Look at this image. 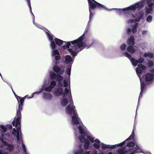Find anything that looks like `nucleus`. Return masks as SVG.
<instances>
[{
	"label": "nucleus",
	"mask_w": 154,
	"mask_h": 154,
	"mask_svg": "<svg viewBox=\"0 0 154 154\" xmlns=\"http://www.w3.org/2000/svg\"><path fill=\"white\" fill-rule=\"evenodd\" d=\"M54 42H55L56 44L58 45H60L63 44V42L65 43V44H66V42L63 41L58 39L57 38H55L54 39Z\"/></svg>",
	"instance_id": "27"
},
{
	"label": "nucleus",
	"mask_w": 154,
	"mask_h": 154,
	"mask_svg": "<svg viewBox=\"0 0 154 154\" xmlns=\"http://www.w3.org/2000/svg\"><path fill=\"white\" fill-rule=\"evenodd\" d=\"M90 151H86L84 152H83V150L82 148H80L79 149L76 151L75 152V154H90Z\"/></svg>",
	"instance_id": "24"
},
{
	"label": "nucleus",
	"mask_w": 154,
	"mask_h": 154,
	"mask_svg": "<svg viewBox=\"0 0 154 154\" xmlns=\"http://www.w3.org/2000/svg\"><path fill=\"white\" fill-rule=\"evenodd\" d=\"M41 91H38V92H34V93H33L32 96L31 97H28V96L27 95L26 96H27V97H27L28 98H32L33 97V94H39L40 93H41Z\"/></svg>",
	"instance_id": "40"
},
{
	"label": "nucleus",
	"mask_w": 154,
	"mask_h": 154,
	"mask_svg": "<svg viewBox=\"0 0 154 154\" xmlns=\"http://www.w3.org/2000/svg\"><path fill=\"white\" fill-rule=\"evenodd\" d=\"M123 54L124 56H125V52H124Z\"/></svg>",
	"instance_id": "59"
},
{
	"label": "nucleus",
	"mask_w": 154,
	"mask_h": 154,
	"mask_svg": "<svg viewBox=\"0 0 154 154\" xmlns=\"http://www.w3.org/2000/svg\"><path fill=\"white\" fill-rule=\"evenodd\" d=\"M25 154H27V153H25Z\"/></svg>",
	"instance_id": "60"
},
{
	"label": "nucleus",
	"mask_w": 154,
	"mask_h": 154,
	"mask_svg": "<svg viewBox=\"0 0 154 154\" xmlns=\"http://www.w3.org/2000/svg\"><path fill=\"white\" fill-rule=\"evenodd\" d=\"M152 17L149 15L147 17L146 19V21L147 22L149 23H150L152 22Z\"/></svg>",
	"instance_id": "34"
},
{
	"label": "nucleus",
	"mask_w": 154,
	"mask_h": 154,
	"mask_svg": "<svg viewBox=\"0 0 154 154\" xmlns=\"http://www.w3.org/2000/svg\"><path fill=\"white\" fill-rule=\"evenodd\" d=\"M0 140L2 142L3 141H4L3 138V137L1 138L0 139Z\"/></svg>",
	"instance_id": "55"
},
{
	"label": "nucleus",
	"mask_w": 154,
	"mask_h": 154,
	"mask_svg": "<svg viewBox=\"0 0 154 154\" xmlns=\"http://www.w3.org/2000/svg\"><path fill=\"white\" fill-rule=\"evenodd\" d=\"M59 63V62L56 60V62H55V64L56 65H57V64Z\"/></svg>",
	"instance_id": "56"
},
{
	"label": "nucleus",
	"mask_w": 154,
	"mask_h": 154,
	"mask_svg": "<svg viewBox=\"0 0 154 154\" xmlns=\"http://www.w3.org/2000/svg\"><path fill=\"white\" fill-rule=\"evenodd\" d=\"M7 146V149L9 151H11L14 148V146L13 144H8Z\"/></svg>",
	"instance_id": "30"
},
{
	"label": "nucleus",
	"mask_w": 154,
	"mask_h": 154,
	"mask_svg": "<svg viewBox=\"0 0 154 154\" xmlns=\"http://www.w3.org/2000/svg\"><path fill=\"white\" fill-rule=\"evenodd\" d=\"M144 56L145 57H148L152 58L153 57V54L150 53H145L144 54Z\"/></svg>",
	"instance_id": "31"
},
{
	"label": "nucleus",
	"mask_w": 154,
	"mask_h": 154,
	"mask_svg": "<svg viewBox=\"0 0 154 154\" xmlns=\"http://www.w3.org/2000/svg\"><path fill=\"white\" fill-rule=\"evenodd\" d=\"M78 129L79 131V133L81 134V135H83L84 137L86 136L87 134L86 131L81 125H79L78 127Z\"/></svg>",
	"instance_id": "21"
},
{
	"label": "nucleus",
	"mask_w": 154,
	"mask_h": 154,
	"mask_svg": "<svg viewBox=\"0 0 154 154\" xmlns=\"http://www.w3.org/2000/svg\"><path fill=\"white\" fill-rule=\"evenodd\" d=\"M27 1L28 5L29 7V8L30 9V10L31 12H32V11H31L32 8H31V3H30V0H29L28 1Z\"/></svg>",
	"instance_id": "46"
},
{
	"label": "nucleus",
	"mask_w": 154,
	"mask_h": 154,
	"mask_svg": "<svg viewBox=\"0 0 154 154\" xmlns=\"http://www.w3.org/2000/svg\"><path fill=\"white\" fill-rule=\"evenodd\" d=\"M79 139L81 142H85L84 148L85 149H87L88 148L90 144V142L89 140L86 139L85 137L83 135H80L79 136Z\"/></svg>",
	"instance_id": "13"
},
{
	"label": "nucleus",
	"mask_w": 154,
	"mask_h": 154,
	"mask_svg": "<svg viewBox=\"0 0 154 154\" xmlns=\"http://www.w3.org/2000/svg\"><path fill=\"white\" fill-rule=\"evenodd\" d=\"M85 36V33L80 36L78 39L73 41L68 42L66 45L62 46L64 49L68 48V51L73 56H76L78 52L81 51L84 48H88L91 46L92 42L88 45L85 43H83V40Z\"/></svg>",
	"instance_id": "1"
},
{
	"label": "nucleus",
	"mask_w": 154,
	"mask_h": 154,
	"mask_svg": "<svg viewBox=\"0 0 154 154\" xmlns=\"http://www.w3.org/2000/svg\"><path fill=\"white\" fill-rule=\"evenodd\" d=\"M71 69V68H68L66 69V73L67 74V75L69 76L70 75Z\"/></svg>",
	"instance_id": "38"
},
{
	"label": "nucleus",
	"mask_w": 154,
	"mask_h": 154,
	"mask_svg": "<svg viewBox=\"0 0 154 154\" xmlns=\"http://www.w3.org/2000/svg\"><path fill=\"white\" fill-rule=\"evenodd\" d=\"M116 12L119 15H123L125 14V8L123 9H115Z\"/></svg>",
	"instance_id": "22"
},
{
	"label": "nucleus",
	"mask_w": 154,
	"mask_h": 154,
	"mask_svg": "<svg viewBox=\"0 0 154 154\" xmlns=\"http://www.w3.org/2000/svg\"><path fill=\"white\" fill-rule=\"evenodd\" d=\"M88 29H89V28H88V27H87L85 30V32L84 33H85V32H87L88 30Z\"/></svg>",
	"instance_id": "54"
},
{
	"label": "nucleus",
	"mask_w": 154,
	"mask_h": 154,
	"mask_svg": "<svg viewBox=\"0 0 154 154\" xmlns=\"http://www.w3.org/2000/svg\"><path fill=\"white\" fill-rule=\"evenodd\" d=\"M52 89V88L49 86L48 87L45 88L44 90L45 91L50 92L51 91Z\"/></svg>",
	"instance_id": "35"
},
{
	"label": "nucleus",
	"mask_w": 154,
	"mask_h": 154,
	"mask_svg": "<svg viewBox=\"0 0 154 154\" xmlns=\"http://www.w3.org/2000/svg\"><path fill=\"white\" fill-rule=\"evenodd\" d=\"M50 76L51 79H56V81L58 82V85L60 87H63V84L62 82L63 79V76L59 74H56L53 72H51L50 73Z\"/></svg>",
	"instance_id": "7"
},
{
	"label": "nucleus",
	"mask_w": 154,
	"mask_h": 154,
	"mask_svg": "<svg viewBox=\"0 0 154 154\" xmlns=\"http://www.w3.org/2000/svg\"><path fill=\"white\" fill-rule=\"evenodd\" d=\"M61 100V104L63 106H65L68 103V100L65 97H63Z\"/></svg>",
	"instance_id": "28"
},
{
	"label": "nucleus",
	"mask_w": 154,
	"mask_h": 154,
	"mask_svg": "<svg viewBox=\"0 0 154 154\" xmlns=\"http://www.w3.org/2000/svg\"><path fill=\"white\" fill-rule=\"evenodd\" d=\"M54 93L56 96H59L62 95L63 97H65V95L64 92L63 91V89L62 87H59L55 91Z\"/></svg>",
	"instance_id": "17"
},
{
	"label": "nucleus",
	"mask_w": 154,
	"mask_h": 154,
	"mask_svg": "<svg viewBox=\"0 0 154 154\" xmlns=\"http://www.w3.org/2000/svg\"><path fill=\"white\" fill-rule=\"evenodd\" d=\"M125 143V140L123 142L120 143H119L115 145H106L102 143L101 144L102 149H114L116 147H122Z\"/></svg>",
	"instance_id": "10"
},
{
	"label": "nucleus",
	"mask_w": 154,
	"mask_h": 154,
	"mask_svg": "<svg viewBox=\"0 0 154 154\" xmlns=\"http://www.w3.org/2000/svg\"><path fill=\"white\" fill-rule=\"evenodd\" d=\"M59 55H57L55 56V59L56 60H59L60 59L61 57Z\"/></svg>",
	"instance_id": "47"
},
{
	"label": "nucleus",
	"mask_w": 154,
	"mask_h": 154,
	"mask_svg": "<svg viewBox=\"0 0 154 154\" xmlns=\"http://www.w3.org/2000/svg\"><path fill=\"white\" fill-rule=\"evenodd\" d=\"M134 21V20H130V22L131 23H133Z\"/></svg>",
	"instance_id": "57"
},
{
	"label": "nucleus",
	"mask_w": 154,
	"mask_h": 154,
	"mask_svg": "<svg viewBox=\"0 0 154 154\" xmlns=\"http://www.w3.org/2000/svg\"><path fill=\"white\" fill-rule=\"evenodd\" d=\"M0 154H9L7 152H5L4 153H3L1 150L0 149Z\"/></svg>",
	"instance_id": "51"
},
{
	"label": "nucleus",
	"mask_w": 154,
	"mask_h": 154,
	"mask_svg": "<svg viewBox=\"0 0 154 154\" xmlns=\"http://www.w3.org/2000/svg\"><path fill=\"white\" fill-rule=\"evenodd\" d=\"M63 86L65 87H67L68 85V81L66 80H64L63 81Z\"/></svg>",
	"instance_id": "37"
},
{
	"label": "nucleus",
	"mask_w": 154,
	"mask_h": 154,
	"mask_svg": "<svg viewBox=\"0 0 154 154\" xmlns=\"http://www.w3.org/2000/svg\"><path fill=\"white\" fill-rule=\"evenodd\" d=\"M73 61L71 57L69 55H66L65 57V63L66 64H72Z\"/></svg>",
	"instance_id": "20"
},
{
	"label": "nucleus",
	"mask_w": 154,
	"mask_h": 154,
	"mask_svg": "<svg viewBox=\"0 0 154 154\" xmlns=\"http://www.w3.org/2000/svg\"><path fill=\"white\" fill-rule=\"evenodd\" d=\"M53 70L54 72L56 74L59 75H63L65 72V67L62 65L60 66L57 65L55 64L53 68Z\"/></svg>",
	"instance_id": "9"
},
{
	"label": "nucleus",
	"mask_w": 154,
	"mask_h": 154,
	"mask_svg": "<svg viewBox=\"0 0 154 154\" xmlns=\"http://www.w3.org/2000/svg\"><path fill=\"white\" fill-rule=\"evenodd\" d=\"M149 66L150 67H152L154 66V63L152 61H150L149 63Z\"/></svg>",
	"instance_id": "45"
},
{
	"label": "nucleus",
	"mask_w": 154,
	"mask_h": 154,
	"mask_svg": "<svg viewBox=\"0 0 154 154\" xmlns=\"http://www.w3.org/2000/svg\"><path fill=\"white\" fill-rule=\"evenodd\" d=\"M66 112L69 115H74L77 113L75 109V106H71V105H68L66 109Z\"/></svg>",
	"instance_id": "11"
},
{
	"label": "nucleus",
	"mask_w": 154,
	"mask_h": 154,
	"mask_svg": "<svg viewBox=\"0 0 154 154\" xmlns=\"http://www.w3.org/2000/svg\"><path fill=\"white\" fill-rule=\"evenodd\" d=\"M101 154H103V153H101Z\"/></svg>",
	"instance_id": "61"
},
{
	"label": "nucleus",
	"mask_w": 154,
	"mask_h": 154,
	"mask_svg": "<svg viewBox=\"0 0 154 154\" xmlns=\"http://www.w3.org/2000/svg\"><path fill=\"white\" fill-rule=\"evenodd\" d=\"M7 129H9V130H11L12 128V127L11 125H7Z\"/></svg>",
	"instance_id": "49"
},
{
	"label": "nucleus",
	"mask_w": 154,
	"mask_h": 154,
	"mask_svg": "<svg viewBox=\"0 0 154 154\" xmlns=\"http://www.w3.org/2000/svg\"><path fill=\"white\" fill-rule=\"evenodd\" d=\"M127 42L130 45H133L134 44V36L131 35L128 38Z\"/></svg>",
	"instance_id": "26"
},
{
	"label": "nucleus",
	"mask_w": 154,
	"mask_h": 154,
	"mask_svg": "<svg viewBox=\"0 0 154 154\" xmlns=\"http://www.w3.org/2000/svg\"><path fill=\"white\" fill-rule=\"evenodd\" d=\"M21 118V114L20 115L17 114V116L15 117V119L12 122L13 126L17 128V131L15 128H14L12 134L14 137L16 136L17 139L18 141L20 140V137L21 139H22V133L20 129Z\"/></svg>",
	"instance_id": "4"
},
{
	"label": "nucleus",
	"mask_w": 154,
	"mask_h": 154,
	"mask_svg": "<svg viewBox=\"0 0 154 154\" xmlns=\"http://www.w3.org/2000/svg\"><path fill=\"white\" fill-rule=\"evenodd\" d=\"M87 139H88L89 140H90V141L92 143H93L94 142V138L91 137L90 135L88 136L87 137Z\"/></svg>",
	"instance_id": "36"
},
{
	"label": "nucleus",
	"mask_w": 154,
	"mask_h": 154,
	"mask_svg": "<svg viewBox=\"0 0 154 154\" xmlns=\"http://www.w3.org/2000/svg\"><path fill=\"white\" fill-rule=\"evenodd\" d=\"M88 1L90 12L89 20L88 22L91 21V20L95 14L94 11L96 9H104L106 10H108L106 8L95 0H88Z\"/></svg>",
	"instance_id": "5"
},
{
	"label": "nucleus",
	"mask_w": 154,
	"mask_h": 154,
	"mask_svg": "<svg viewBox=\"0 0 154 154\" xmlns=\"http://www.w3.org/2000/svg\"><path fill=\"white\" fill-rule=\"evenodd\" d=\"M0 127L1 129L3 130L4 132H7V128L4 126L3 125H1L0 126Z\"/></svg>",
	"instance_id": "39"
},
{
	"label": "nucleus",
	"mask_w": 154,
	"mask_h": 154,
	"mask_svg": "<svg viewBox=\"0 0 154 154\" xmlns=\"http://www.w3.org/2000/svg\"><path fill=\"white\" fill-rule=\"evenodd\" d=\"M147 32V31L146 30L143 31L142 32V34L143 35H145Z\"/></svg>",
	"instance_id": "53"
},
{
	"label": "nucleus",
	"mask_w": 154,
	"mask_h": 154,
	"mask_svg": "<svg viewBox=\"0 0 154 154\" xmlns=\"http://www.w3.org/2000/svg\"><path fill=\"white\" fill-rule=\"evenodd\" d=\"M135 24L134 25L132 26L131 29L128 28L127 29V33L129 35H131V33H134L137 32V27L138 26V23H137L134 22Z\"/></svg>",
	"instance_id": "14"
},
{
	"label": "nucleus",
	"mask_w": 154,
	"mask_h": 154,
	"mask_svg": "<svg viewBox=\"0 0 154 154\" xmlns=\"http://www.w3.org/2000/svg\"><path fill=\"white\" fill-rule=\"evenodd\" d=\"M154 1V0H153Z\"/></svg>",
	"instance_id": "62"
},
{
	"label": "nucleus",
	"mask_w": 154,
	"mask_h": 154,
	"mask_svg": "<svg viewBox=\"0 0 154 154\" xmlns=\"http://www.w3.org/2000/svg\"><path fill=\"white\" fill-rule=\"evenodd\" d=\"M43 97L45 99L50 100L52 98V96L50 93H44L43 94Z\"/></svg>",
	"instance_id": "25"
},
{
	"label": "nucleus",
	"mask_w": 154,
	"mask_h": 154,
	"mask_svg": "<svg viewBox=\"0 0 154 154\" xmlns=\"http://www.w3.org/2000/svg\"><path fill=\"white\" fill-rule=\"evenodd\" d=\"M152 8L148 7V8H147L146 9V12L148 14L150 13L152 11Z\"/></svg>",
	"instance_id": "44"
},
{
	"label": "nucleus",
	"mask_w": 154,
	"mask_h": 154,
	"mask_svg": "<svg viewBox=\"0 0 154 154\" xmlns=\"http://www.w3.org/2000/svg\"><path fill=\"white\" fill-rule=\"evenodd\" d=\"M126 57H128L130 60L132 64L134 66H137L138 62L141 63H142L144 60L141 57H140L139 59V61H138L137 60H136L132 58L131 55H129L126 52Z\"/></svg>",
	"instance_id": "12"
},
{
	"label": "nucleus",
	"mask_w": 154,
	"mask_h": 154,
	"mask_svg": "<svg viewBox=\"0 0 154 154\" xmlns=\"http://www.w3.org/2000/svg\"><path fill=\"white\" fill-rule=\"evenodd\" d=\"M51 46L53 49L52 52V56L54 57L56 55H60L58 51L55 49L56 46L54 41L51 42Z\"/></svg>",
	"instance_id": "16"
},
{
	"label": "nucleus",
	"mask_w": 154,
	"mask_h": 154,
	"mask_svg": "<svg viewBox=\"0 0 154 154\" xmlns=\"http://www.w3.org/2000/svg\"><path fill=\"white\" fill-rule=\"evenodd\" d=\"M13 92L14 93L15 96L16 95V94H15V93L14 91H13Z\"/></svg>",
	"instance_id": "58"
},
{
	"label": "nucleus",
	"mask_w": 154,
	"mask_h": 154,
	"mask_svg": "<svg viewBox=\"0 0 154 154\" xmlns=\"http://www.w3.org/2000/svg\"><path fill=\"white\" fill-rule=\"evenodd\" d=\"M120 147L116 150L117 154H125V148L124 147ZM108 154H112L111 152H109Z\"/></svg>",
	"instance_id": "18"
},
{
	"label": "nucleus",
	"mask_w": 154,
	"mask_h": 154,
	"mask_svg": "<svg viewBox=\"0 0 154 154\" xmlns=\"http://www.w3.org/2000/svg\"><path fill=\"white\" fill-rule=\"evenodd\" d=\"M22 148L24 152H26V148L25 145L23 143L22 144Z\"/></svg>",
	"instance_id": "48"
},
{
	"label": "nucleus",
	"mask_w": 154,
	"mask_h": 154,
	"mask_svg": "<svg viewBox=\"0 0 154 154\" xmlns=\"http://www.w3.org/2000/svg\"><path fill=\"white\" fill-rule=\"evenodd\" d=\"M2 143H3V144L4 145V146H7V144H8L6 141H3Z\"/></svg>",
	"instance_id": "50"
},
{
	"label": "nucleus",
	"mask_w": 154,
	"mask_h": 154,
	"mask_svg": "<svg viewBox=\"0 0 154 154\" xmlns=\"http://www.w3.org/2000/svg\"><path fill=\"white\" fill-rule=\"evenodd\" d=\"M56 85V82L55 80H53L50 82V86L52 88H54Z\"/></svg>",
	"instance_id": "33"
},
{
	"label": "nucleus",
	"mask_w": 154,
	"mask_h": 154,
	"mask_svg": "<svg viewBox=\"0 0 154 154\" xmlns=\"http://www.w3.org/2000/svg\"><path fill=\"white\" fill-rule=\"evenodd\" d=\"M15 97L17 99L18 103V109H17V114L20 115L21 111L22 109V107L23 105L24 99L27 96H26L23 97H22L20 96H18L17 95H15Z\"/></svg>",
	"instance_id": "8"
},
{
	"label": "nucleus",
	"mask_w": 154,
	"mask_h": 154,
	"mask_svg": "<svg viewBox=\"0 0 154 154\" xmlns=\"http://www.w3.org/2000/svg\"><path fill=\"white\" fill-rule=\"evenodd\" d=\"M69 89L66 88L64 90V92L65 93V97L66 95L67 96V97L68 98H70V96H71V91L70 90V87L69 86Z\"/></svg>",
	"instance_id": "23"
},
{
	"label": "nucleus",
	"mask_w": 154,
	"mask_h": 154,
	"mask_svg": "<svg viewBox=\"0 0 154 154\" xmlns=\"http://www.w3.org/2000/svg\"><path fill=\"white\" fill-rule=\"evenodd\" d=\"M72 122L73 125H78L79 124L80 119L77 113L73 115L72 117Z\"/></svg>",
	"instance_id": "15"
},
{
	"label": "nucleus",
	"mask_w": 154,
	"mask_h": 154,
	"mask_svg": "<svg viewBox=\"0 0 154 154\" xmlns=\"http://www.w3.org/2000/svg\"><path fill=\"white\" fill-rule=\"evenodd\" d=\"M145 80L146 82H150L152 80L153 78V74L150 73H147L145 75Z\"/></svg>",
	"instance_id": "19"
},
{
	"label": "nucleus",
	"mask_w": 154,
	"mask_h": 154,
	"mask_svg": "<svg viewBox=\"0 0 154 154\" xmlns=\"http://www.w3.org/2000/svg\"><path fill=\"white\" fill-rule=\"evenodd\" d=\"M120 49L122 51H124L125 50V44H123L120 46Z\"/></svg>",
	"instance_id": "41"
},
{
	"label": "nucleus",
	"mask_w": 154,
	"mask_h": 154,
	"mask_svg": "<svg viewBox=\"0 0 154 154\" xmlns=\"http://www.w3.org/2000/svg\"><path fill=\"white\" fill-rule=\"evenodd\" d=\"M149 0H142L140 2H137L132 5L126 8V11H128L132 13L133 17L135 18V21H139L143 17L145 13L144 11H140L146 2H148V7L152 8L154 3H149Z\"/></svg>",
	"instance_id": "2"
},
{
	"label": "nucleus",
	"mask_w": 154,
	"mask_h": 154,
	"mask_svg": "<svg viewBox=\"0 0 154 154\" xmlns=\"http://www.w3.org/2000/svg\"><path fill=\"white\" fill-rule=\"evenodd\" d=\"M46 34L49 39L51 41V42L53 41H53V36L49 32H46Z\"/></svg>",
	"instance_id": "29"
},
{
	"label": "nucleus",
	"mask_w": 154,
	"mask_h": 154,
	"mask_svg": "<svg viewBox=\"0 0 154 154\" xmlns=\"http://www.w3.org/2000/svg\"><path fill=\"white\" fill-rule=\"evenodd\" d=\"M69 99H70L69 100V102L70 103V104L69 105H71V106H74L73 105V100H72V96H70V98H69Z\"/></svg>",
	"instance_id": "42"
},
{
	"label": "nucleus",
	"mask_w": 154,
	"mask_h": 154,
	"mask_svg": "<svg viewBox=\"0 0 154 154\" xmlns=\"http://www.w3.org/2000/svg\"><path fill=\"white\" fill-rule=\"evenodd\" d=\"M128 50L129 52L131 53H134L135 51V49H134L133 47L132 46H130L128 48Z\"/></svg>",
	"instance_id": "32"
},
{
	"label": "nucleus",
	"mask_w": 154,
	"mask_h": 154,
	"mask_svg": "<svg viewBox=\"0 0 154 154\" xmlns=\"http://www.w3.org/2000/svg\"><path fill=\"white\" fill-rule=\"evenodd\" d=\"M93 146H94L97 149H98L100 148V145L97 144L96 143H94Z\"/></svg>",
	"instance_id": "43"
},
{
	"label": "nucleus",
	"mask_w": 154,
	"mask_h": 154,
	"mask_svg": "<svg viewBox=\"0 0 154 154\" xmlns=\"http://www.w3.org/2000/svg\"><path fill=\"white\" fill-rule=\"evenodd\" d=\"M94 141L96 143H100V141L98 139H96Z\"/></svg>",
	"instance_id": "52"
},
{
	"label": "nucleus",
	"mask_w": 154,
	"mask_h": 154,
	"mask_svg": "<svg viewBox=\"0 0 154 154\" xmlns=\"http://www.w3.org/2000/svg\"><path fill=\"white\" fill-rule=\"evenodd\" d=\"M146 68V67L145 66L141 64H139L138 67L136 68V72L139 78L140 82L141 92L140 94L139 98L141 97L142 93L143 92L146 87L145 82L142 80L140 77V74Z\"/></svg>",
	"instance_id": "6"
},
{
	"label": "nucleus",
	"mask_w": 154,
	"mask_h": 154,
	"mask_svg": "<svg viewBox=\"0 0 154 154\" xmlns=\"http://www.w3.org/2000/svg\"><path fill=\"white\" fill-rule=\"evenodd\" d=\"M134 134L133 130L132 134L126 140L127 147H126V154H134L136 153H143L144 154H151L147 151H144L141 148L133 142Z\"/></svg>",
	"instance_id": "3"
}]
</instances>
